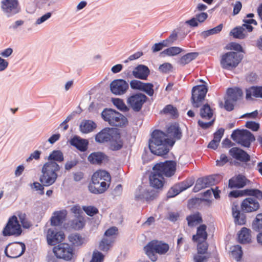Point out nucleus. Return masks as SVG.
Instances as JSON below:
<instances>
[{
	"mask_svg": "<svg viewBox=\"0 0 262 262\" xmlns=\"http://www.w3.org/2000/svg\"><path fill=\"white\" fill-rule=\"evenodd\" d=\"M207 91L208 89L204 85L194 86L192 89L191 101L193 107L198 108L202 106L200 111V116L203 119L209 120L212 117L214 112L208 104L203 105Z\"/></svg>",
	"mask_w": 262,
	"mask_h": 262,
	"instance_id": "1",
	"label": "nucleus"
},
{
	"mask_svg": "<svg viewBox=\"0 0 262 262\" xmlns=\"http://www.w3.org/2000/svg\"><path fill=\"white\" fill-rule=\"evenodd\" d=\"M175 141L169 139L165 133L155 130L149 141V148L152 153L158 156L166 155L173 146Z\"/></svg>",
	"mask_w": 262,
	"mask_h": 262,
	"instance_id": "2",
	"label": "nucleus"
},
{
	"mask_svg": "<svg viewBox=\"0 0 262 262\" xmlns=\"http://www.w3.org/2000/svg\"><path fill=\"white\" fill-rule=\"evenodd\" d=\"M111 181V177L108 172L98 170L92 175L91 182L88 186L89 190L94 194L102 193L107 189Z\"/></svg>",
	"mask_w": 262,
	"mask_h": 262,
	"instance_id": "3",
	"label": "nucleus"
},
{
	"mask_svg": "<svg viewBox=\"0 0 262 262\" xmlns=\"http://www.w3.org/2000/svg\"><path fill=\"white\" fill-rule=\"evenodd\" d=\"M60 170L59 165L55 162L48 161L42 166L39 181L45 186H49L55 183Z\"/></svg>",
	"mask_w": 262,
	"mask_h": 262,
	"instance_id": "4",
	"label": "nucleus"
},
{
	"mask_svg": "<svg viewBox=\"0 0 262 262\" xmlns=\"http://www.w3.org/2000/svg\"><path fill=\"white\" fill-rule=\"evenodd\" d=\"M169 250V246L168 244L158 240L150 241L144 247L145 254L154 262L158 259L157 253L160 255H164Z\"/></svg>",
	"mask_w": 262,
	"mask_h": 262,
	"instance_id": "5",
	"label": "nucleus"
},
{
	"mask_svg": "<svg viewBox=\"0 0 262 262\" xmlns=\"http://www.w3.org/2000/svg\"><path fill=\"white\" fill-rule=\"evenodd\" d=\"M102 119L110 125L122 127L128 123L127 118L117 111L109 108L104 109L101 113Z\"/></svg>",
	"mask_w": 262,
	"mask_h": 262,
	"instance_id": "6",
	"label": "nucleus"
},
{
	"mask_svg": "<svg viewBox=\"0 0 262 262\" xmlns=\"http://www.w3.org/2000/svg\"><path fill=\"white\" fill-rule=\"evenodd\" d=\"M243 59V55L236 52L229 51L221 56L220 64L223 69L232 70L236 68Z\"/></svg>",
	"mask_w": 262,
	"mask_h": 262,
	"instance_id": "7",
	"label": "nucleus"
},
{
	"mask_svg": "<svg viewBox=\"0 0 262 262\" xmlns=\"http://www.w3.org/2000/svg\"><path fill=\"white\" fill-rule=\"evenodd\" d=\"M231 138L238 144L245 147H249L251 142L255 140L254 136L247 129L234 130Z\"/></svg>",
	"mask_w": 262,
	"mask_h": 262,
	"instance_id": "8",
	"label": "nucleus"
},
{
	"mask_svg": "<svg viewBox=\"0 0 262 262\" xmlns=\"http://www.w3.org/2000/svg\"><path fill=\"white\" fill-rule=\"evenodd\" d=\"M53 252L56 257L66 261L71 260L75 256L73 247L68 243H60L53 248Z\"/></svg>",
	"mask_w": 262,
	"mask_h": 262,
	"instance_id": "9",
	"label": "nucleus"
},
{
	"mask_svg": "<svg viewBox=\"0 0 262 262\" xmlns=\"http://www.w3.org/2000/svg\"><path fill=\"white\" fill-rule=\"evenodd\" d=\"M21 233V226L15 215H13L9 219L2 231L3 235L4 236H19Z\"/></svg>",
	"mask_w": 262,
	"mask_h": 262,
	"instance_id": "10",
	"label": "nucleus"
},
{
	"mask_svg": "<svg viewBox=\"0 0 262 262\" xmlns=\"http://www.w3.org/2000/svg\"><path fill=\"white\" fill-rule=\"evenodd\" d=\"M177 163L174 161L168 160L164 162L157 163L153 167V170L159 172L162 176L171 177L176 171Z\"/></svg>",
	"mask_w": 262,
	"mask_h": 262,
	"instance_id": "11",
	"label": "nucleus"
},
{
	"mask_svg": "<svg viewBox=\"0 0 262 262\" xmlns=\"http://www.w3.org/2000/svg\"><path fill=\"white\" fill-rule=\"evenodd\" d=\"M148 98L142 93L134 94L127 97L126 102L130 108L135 112L141 111L143 104L146 102Z\"/></svg>",
	"mask_w": 262,
	"mask_h": 262,
	"instance_id": "12",
	"label": "nucleus"
},
{
	"mask_svg": "<svg viewBox=\"0 0 262 262\" xmlns=\"http://www.w3.org/2000/svg\"><path fill=\"white\" fill-rule=\"evenodd\" d=\"M26 249L25 245L23 243L17 242L10 244L5 250L7 256L15 258L21 256Z\"/></svg>",
	"mask_w": 262,
	"mask_h": 262,
	"instance_id": "13",
	"label": "nucleus"
},
{
	"mask_svg": "<svg viewBox=\"0 0 262 262\" xmlns=\"http://www.w3.org/2000/svg\"><path fill=\"white\" fill-rule=\"evenodd\" d=\"M128 88V83L123 79H115L110 83V90L115 95H124L126 93Z\"/></svg>",
	"mask_w": 262,
	"mask_h": 262,
	"instance_id": "14",
	"label": "nucleus"
},
{
	"mask_svg": "<svg viewBox=\"0 0 262 262\" xmlns=\"http://www.w3.org/2000/svg\"><path fill=\"white\" fill-rule=\"evenodd\" d=\"M258 200L256 198L245 199L241 204V209L244 212L250 213L258 210L260 208Z\"/></svg>",
	"mask_w": 262,
	"mask_h": 262,
	"instance_id": "15",
	"label": "nucleus"
},
{
	"mask_svg": "<svg viewBox=\"0 0 262 262\" xmlns=\"http://www.w3.org/2000/svg\"><path fill=\"white\" fill-rule=\"evenodd\" d=\"M230 196L237 198L241 196H249L262 200V191L257 189H246L242 190H233L230 192Z\"/></svg>",
	"mask_w": 262,
	"mask_h": 262,
	"instance_id": "16",
	"label": "nucleus"
},
{
	"mask_svg": "<svg viewBox=\"0 0 262 262\" xmlns=\"http://www.w3.org/2000/svg\"><path fill=\"white\" fill-rule=\"evenodd\" d=\"M64 238V234L61 231H57L53 229H49L47 231V240L49 245H55L61 242Z\"/></svg>",
	"mask_w": 262,
	"mask_h": 262,
	"instance_id": "17",
	"label": "nucleus"
},
{
	"mask_svg": "<svg viewBox=\"0 0 262 262\" xmlns=\"http://www.w3.org/2000/svg\"><path fill=\"white\" fill-rule=\"evenodd\" d=\"M116 129L105 127L97 133L95 136V141L99 143L110 142Z\"/></svg>",
	"mask_w": 262,
	"mask_h": 262,
	"instance_id": "18",
	"label": "nucleus"
},
{
	"mask_svg": "<svg viewBox=\"0 0 262 262\" xmlns=\"http://www.w3.org/2000/svg\"><path fill=\"white\" fill-rule=\"evenodd\" d=\"M229 153L233 158L241 162H247L250 160V156L244 150L235 147L231 148Z\"/></svg>",
	"mask_w": 262,
	"mask_h": 262,
	"instance_id": "19",
	"label": "nucleus"
},
{
	"mask_svg": "<svg viewBox=\"0 0 262 262\" xmlns=\"http://www.w3.org/2000/svg\"><path fill=\"white\" fill-rule=\"evenodd\" d=\"M215 184V179L213 176H208L205 178H199L197 180L194 190L195 191L207 187H209Z\"/></svg>",
	"mask_w": 262,
	"mask_h": 262,
	"instance_id": "20",
	"label": "nucleus"
},
{
	"mask_svg": "<svg viewBox=\"0 0 262 262\" xmlns=\"http://www.w3.org/2000/svg\"><path fill=\"white\" fill-rule=\"evenodd\" d=\"M17 0H3L2 2L3 10L8 14H15L18 12Z\"/></svg>",
	"mask_w": 262,
	"mask_h": 262,
	"instance_id": "21",
	"label": "nucleus"
},
{
	"mask_svg": "<svg viewBox=\"0 0 262 262\" xmlns=\"http://www.w3.org/2000/svg\"><path fill=\"white\" fill-rule=\"evenodd\" d=\"M110 149L112 150L116 151L121 149L123 146V141L121 139L120 133L115 129L112 138L110 141Z\"/></svg>",
	"mask_w": 262,
	"mask_h": 262,
	"instance_id": "22",
	"label": "nucleus"
},
{
	"mask_svg": "<svg viewBox=\"0 0 262 262\" xmlns=\"http://www.w3.org/2000/svg\"><path fill=\"white\" fill-rule=\"evenodd\" d=\"M88 161L92 164L101 165L103 162L108 161V157L102 152H94L88 158Z\"/></svg>",
	"mask_w": 262,
	"mask_h": 262,
	"instance_id": "23",
	"label": "nucleus"
},
{
	"mask_svg": "<svg viewBox=\"0 0 262 262\" xmlns=\"http://www.w3.org/2000/svg\"><path fill=\"white\" fill-rule=\"evenodd\" d=\"M148 68L144 65L140 64L136 67L133 71V76L138 79L146 80L149 75Z\"/></svg>",
	"mask_w": 262,
	"mask_h": 262,
	"instance_id": "24",
	"label": "nucleus"
},
{
	"mask_svg": "<svg viewBox=\"0 0 262 262\" xmlns=\"http://www.w3.org/2000/svg\"><path fill=\"white\" fill-rule=\"evenodd\" d=\"M154 171L149 176V181L151 186L156 188H161L164 185L163 176L159 172L153 170Z\"/></svg>",
	"mask_w": 262,
	"mask_h": 262,
	"instance_id": "25",
	"label": "nucleus"
},
{
	"mask_svg": "<svg viewBox=\"0 0 262 262\" xmlns=\"http://www.w3.org/2000/svg\"><path fill=\"white\" fill-rule=\"evenodd\" d=\"M248 180L242 174H238L230 179L229 181V187L233 188H243L247 183Z\"/></svg>",
	"mask_w": 262,
	"mask_h": 262,
	"instance_id": "26",
	"label": "nucleus"
},
{
	"mask_svg": "<svg viewBox=\"0 0 262 262\" xmlns=\"http://www.w3.org/2000/svg\"><path fill=\"white\" fill-rule=\"evenodd\" d=\"M207 228V226L205 224H201L198 227L196 234L193 235L192 241L193 242L207 241L208 237Z\"/></svg>",
	"mask_w": 262,
	"mask_h": 262,
	"instance_id": "27",
	"label": "nucleus"
},
{
	"mask_svg": "<svg viewBox=\"0 0 262 262\" xmlns=\"http://www.w3.org/2000/svg\"><path fill=\"white\" fill-rule=\"evenodd\" d=\"M232 211L235 223L239 225H245L246 223V215L244 213H241L238 209L237 205L233 204L232 205Z\"/></svg>",
	"mask_w": 262,
	"mask_h": 262,
	"instance_id": "28",
	"label": "nucleus"
},
{
	"mask_svg": "<svg viewBox=\"0 0 262 262\" xmlns=\"http://www.w3.org/2000/svg\"><path fill=\"white\" fill-rule=\"evenodd\" d=\"M167 137L172 139L179 140L182 137V132L178 124H171L167 129Z\"/></svg>",
	"mask_w": 262,
	"mask_h": 262,
	"instance_id": "29",
	"label": "nucleus"
},
{
	"mask_svg": "<svg viewBox=\"0 0 262 262\" xmlns=\"http://www.w3.org/2000/svg\"><path fill=\"white\" fill-rule=\"evenodd\" d=\"M191 186V184H189L187 182H183L176 185L174 187H172L168 192L169 197H173L182 191L186 190Z\"/></svg>",
	"mask_w": 262,
	"mask_h": 262,
	"instance_id": "30",
	"label": "nucleus"
},
{
	"mask_svg": "<svg viewBox=\"0 0 262 262\" xmlns=\"http://www.w3.org/2000/svg\"><path fill=\"white\" fill-rule=\"evenodd\" d=\"M70 143L81 151H84L88 148V141L77 136L74 137L71 140Z\"/></svg>",
	"mask_w": 262,
	"mask_h": 262,
	"instance_id": "31",
	"label": "nucleus"
},
{
	"mask_svg": "<svg viewBox=\"0 0 262 262\" xmlns=\"http://www.w3.org/2000/svg\"><path fill=\"white\" fill-rule=\"evenodd\" d=\"M186 220L188 226L190 227H193L202 224L203 222L202 215L199 212L188 215L186 217Z\"/></svg>",
	"mask_w": 262,
	"mask_h": 262,
	"instance_id": "32",
	"label": "nucleus"
},
{
	"mask_svg": "<svg viewBox=\"0 0 262 262\" xmlns=\"http://www.w3.org/2000/svg\"><path fill=\"white\" fill-rule=\"evenodd\" d=\"M251 231L246 227H243L238 234V241L241 244L251 242Z\"/></svg>",
	"mask_w": 262,
	"mask_h": 262,
	"instance_id": "33",
	"label": "nucleus"
},
{
	"mask_svg": "<svg viewBox=\"0 0 262 262\" xmlns=\"http://www.w3.org/2000/svg\"><path fill=\"white\" fill-rule=\"evenodd\" d=\"M97 127L96 123L93 121L88 120L81 122L79 128L80 131L84 134L93 132Z\"/></svg>",
	"mask_w": 262,
	"mask_h": 262,
	"instance_id": "34",
	"label": "nucleus"
},
{
	"mask_svg": "<svg viewBox=\"0 0 262 262\" xmlns=\"http://www.w3.org/2000/svg\"><path fill=\"white\" fill-rule=\"evenodd\" d=\"M227 98L236 102L242 97L243 92L239 88H229L227 91Z\"/></svg>",
	"mask_w": 262,
	"mask_h": 262,
	"instance_id": "35",
	"label": "nucleus"
},
{
	"mask_svg": "<svg viewBox=\"0 0 262 262\" xmlns=\"http://www.w3.org/2000/svg\"><path fill=\"white\" fill-rule=\"evenodd\" d=\"M54 216L51 219V223L53 226H59L64 221L67 213L66 211H59L54 213Z\"/></svg>",
	"mask_w": 262,
	"mask_h": 262,
	"instance_id": "36",
	"label": "nucleus"
},
{
	"mask_svg": "<svg viewBox=\"0 0 262 262\" xmlns=\"http://www.w3.org/2000/svg\"><path fill=\"white\" fill-rule=\"evenodd\" d=\"M68 238L70 242L75 247L80 246L86 242L85 237L78 233L71 234Z\"/></svg>",
	"mask_w": 262,
	"mask_h": 262,
	"instance_id": "37",
	"label": "nucleus"
},
{
	"mask_svg": "<svg viewBox=\"0 0 262 262\" xmlns=\"http://www.w3.org/2000/svg\"><path fill=\"white\" fill-rule=\"evenodd\" d=\"M199 55L198 52H190L182 56L178 61V63L182 66H185L194 60Z\"/></svg>",
	"mask_w": 262,
	"mask_h": 262,
	"instance_id": "38",
	"label": "nucleus"
},
{
	"mask_svg": "<svg viewBox=\"0 0 262 262\" xmlns=\"http://www.w3.org/2000/svg\"><path fill=\"white\" fill-rule=\"evenodd\" d=\"M85 224L84 217L82 215H78L71 221V226L73 229L78 230L82 229Z\"/></svg>",
	"mask_w": 262,
	"mask_h": 262,
	"instance_id": "39",
	"label": "nucleus"
},
{
	"mask_svg": "<svg viewBox=\"0 0 262 262\" xmlns=\"http://www.w3.org/2000/svg\"><path fill=\"white\" fill-rule=\"evenodd\" d=\"M252 96L256 98H262V86H252L247 90L246 98H251Z\"/></svg>",
	"mask_w": 262,
	"mask_h": 262,
	"instance_id": "40",
	"label": "nucleus"
},
{
	"mask_svg": "<svg viewBox=\"0 0 262 262\" xmlns=\"http://www.w3.org/2000/svg\"><path fill=\"white\" fill-rule=\"evenodd\" d=\"M112 102L116 108L121 112H127L129 111L128 106L125 104L122 99L118 98H112Z\"/></svg>",
	"mask_w": 262,
	"mask_h": 262,
	"instance_id": "41",
	"label": "nucleus"
},
{
	"mask_svg": "<svg viewBox=\"0 0 262 262\" xmlns=\"http://www.w3.org/2000/svg\"><path fill=\"white\" fill-rule=\"evenodd\" d=\"M162 112L164 114L169 115L173 118H177L179 116V113L177 107L171 104L166 105L163 108Z\"/></svg>",
	"mask_w": 262,
	"mask_h": 262,
	"instance_id": "42",
	"label": "nucleus"
},
{
	"mask_svg": "<svg viewBox=\"0 0 262 262\" xmlns=\"http://www.w3.org/2000/svg\"><path fill=\"white\" fill-rule=\"evenodd\" d=\"M113 240L104 237L100 241L99 245V249L103 252H107L112 247Z\"/></svg>",
	"mask_w": 262,
	"mask_h": 262,
	"instance_id": "43",
	"label": "nucleus"
},
{
	"mask_svg": "<svg viewBox=\"0 0 262 262\" xmlns=\"http://www.w3.org/2000/svg\"><path fill=\"white\" fill-rule=\"evenodd\" d=\"M243 28L241 26H239L233 28L230 32V34L235 38L244 39L245 38L246 34Z\"/></svg>",
	"mask_w": 262,
	"mask_h": 262,
	"instance_id": "44",
	"label": "nucleus"
},
{
	"mask_svg": "<svg viewBox=\"0 0 262 262\" xmlns=\"http://www.w3.org/2000/svg\"><path fill=\"white\" fill-rule=\"evenodd\" d=\"M49 161L62 162L64 160L62 152L60 150H53L49 156Z\"/></svg>",
	"mask_w": 262,
	"mask_h": 262,
	"instance_id": "45",
	"label": "nucleus"
},
{
	"mask_svg": "<svg viewBox=\"0 0 262 262\" xmlns=\"http://www.w3.org/2000/svg\"><path fill=\"white\" fill-rule=\"evenodd\" d=\"M135 198L136 200H142L145 199L148 202L153 200L155 198V193L149 192L148 190H145L142 194H136Z\"/></svg>",
	"mask_w": 262,
	"mask_h": 262,
	"instance_id": "46",
	"label": "nucleus"
},
{
	"mask_svg": "<svg viewBox=\"0 0 262 262\" xmlns=\"http://www.w3.org/2000/svg\"><path fill=\"white\" fill-rule=\"evenodd\" d=\"M231 254L232 257L236 261H240L243 256L241 246L239 245L233 246L231 248Z\"/></svg>",
	"mask_w": 262,
	"mask_h": 262,
	"instance_id": "47",
	"label": "nucleus"
},
{
	"mask_svg": "<svg viewBox=\"0 0 262 262\" xmlns=\"http://www.w3.org/2000/svg\"><path fill=\"white\" fill-rule=\"evenodd\" d=\"M197 243V253L201 254H206L208 248V244L207 241L194 242Z\"/></svg>",
	"mask_w": 262,
	"mask_h": 262,
	"instance_id": "48",
	"label": "nucleus"
},
{
	"mask_svg": "<svg viewBox=\"0 0 262 262\" xmlns=\"http://www.w3.org/2000/svg\"><path fill=\"white\" fill-rule=\"evenodd\" d=\"M183 51V49L178 47H172L164 50L161 54H165L168 56H175Z\"/></svg>",
	"mask_w": 262,
	"mask_h": 262,
	"instance_id": "49",
	"label": "nucleus"
},
{
	"mask_svg": "<svg viewBox=\"0 0 262 262\" xmlns=\"http://www.w3.org/2000/svg\"><path fill=\"white\" fill-rule=\"evenodd\" d=\"M252 228L256 231L262 230V213L257 214L253 221Z\"/></svg>",
	"mask_w": 262,
	"mask_h": 262,
	"instance_id": "50",
	"label": "nucleus"
},
{
	"mask_svg": "<svg viewBox=\"0 0 262 262\" xmlns=\"http://www.w3.org/2000/svg\"><path fill=\"white\" fill-rule=\"evenodd\" d=\"M104 255L97 250L93 251L91 260L89 262H103Z\"/></svg>",
	"mask_w": 262,
	"mask_h": 262,
	"instance_id": "51",
	"label": "nucleus"
},
{
	"mask_svg": "<svg viewBox=\"0 0 262 262\" xmlns=\"http://www.w3.org/2000/svg\"><path fill=\"white\" fill-rule=\"evenodd\" d=\"M141 91L145 92L147 95L151 97L154 95V85L151 83H144Z\"/></svg>",
	"mask_w": 262,
	"mask_h": 262,
	"instance_id": "52",
	"label": "nucleus"
},
{
	"mask_svg": "<svg viewBox=\"0 0 262 262\" xmlns=\"http://www.w3.org/2000/svg\"><path fill=\"white\" fill-rule=\"evenodd\" d=\"M82 209L88 215L90 216H93L99 212L98 209L93 206H83Z\"/></svg>",
	"mask_w": 262,
	"mask_h": 262,
	"instance_id": "53",
	"label": "nucleus"
},
{
	"mask_svg": "<svg viewBox=\"0 0 262 262\" xmlns=\"http://www.w3.org/2000/svg\"><path fill=\"white\" fill-rule=\"evenodd\" d=\"M118 234V228L116 227H112L108 229L104 233V237L108 238H112L114 241V236Z\"/></svg>",
	"mask_w": 262,
	"mask_h": 262,
	"instance_id": "54",
	"label": "nucleus"
},
{
	"mask_svg": "<svg viewBox=\"0 0 262 262\" xmlns=\"http://www.w3.org/2000/svg\"><path fill=\"white\" fill-rule=\"evenodd\" d=\"M143 84L144 82L135 79L130 82V86L133 90L141 91Z\"/></svg>",
	"mask_w": 262,
	"mask_h": 262,
	"instance_id": "55",
	"label": "nucleus"
},
{
	"mask_svg": "<svg viewBox=\"0 0 262 262\" xmlns=\"http://www.w3.org/2000/svg\"><path fill=\"white\" fill-rule=\"evenodd\" d=\"M245 126L254 132L257 131L260 127L259 123L251 121H247L246 123Z\"/></svg>",
	"mask_w": 262,
	"mask_h": 262,
	"instance_id": "56",
	"label": "nucleus"
},
{
	"mask_svg": "<svg viewBox=\"0 0 262 262\" xmlns=\"http://www.w3.org/2000/svg\"><path fill=\"white\" fill-rule=\"evenodd\" d=\"M235 102L232 101V100L226 98L225 101L224 108L227 111H231L234 109V103Z\"/></svg>",
	"mask_w": 262,
	"mask_h": 262,
	"instance_id": "57",
	"label": "nucleus"
},
{
	"mask_svg": "<svg viewBox=\"0 0 262 262\" xmlns=\"http://www.w3.org/2000/svg\"><path fill=\"white\" fill-rule=\"evenodd\" d=\"M168 43H166V41L163 40L162 42L155 43L152 47V51L153 52H157L161 51L163 47L168 46Z\"/></svg>",
	"mask_w": 262,
	"mask_h": 262,
	"instance_id": "58",
	"label": "nucleus"
},
{
	"mask_svg": "<svg viewBox=\"0 0 262 262\" xmlns=\"http://www.w3.org/2000/svg\"><path fill=\"white\" fill-rule=\"evenodd\" d=\"M224 133V129L223 128H220L215 133H214L213 140H215L218 143H220L222 137L223 136Z\"/></svg>",
	"mask_w": 262,
	"mask_h": 262,
	"instance_id": "59",
	"label": "nucleus"
},
{
	"mask_svg": "<svg viewBox=\"0 0 262 262\" xmlns=\"http://www.w3.org/2000/svg\"><path fill=\"white\" fill-rule=\"evenodd\" d=\"M18 216L23 227L28 228L31 226V224L26 219L25 214L20 213L18 214Z\"/></svg>",
	"mask_w": 262,
	"mask_h": 262,
	"instance_id": "60",
	"label": "nucleus"
},
{
	"mask_svg": "<svg viewBox=\"0 0 262 262\" xmlns=\"http://www.w3.org/2000/svg\"><path fill=\"white\" fill-rule=\"evenodd\" d=\"M208 259V256L205 254H201L197 253L193 256V260L195 262H205Z\"/></svg>",
	"mask_w": 262,
	"mask_h": 262,
	"instance_id": "61",
	"label": "nucleus"
},
{
	"mask_svg": "<svg viewBox=\"0 0 262 262\" xmlns=\"http://www.w3.org/2000/svg\"><path fill=\"white\" fill-rule=\"evenodd\" d=\"M228 161V157L225 154H222L220 157V160H217L216 165L219 166L224 165Z\"/></svg>",
	"mask_w": 262,
	"mask_h": 262,
	"instance_id": "62",
	"label": "nucleus"
},
{
	"mask_svg": "<svg viewBox=\"0 0 262 262\" xmlns=\"http://www.w3.org/2000/svg\"><path fill=\"white\" fill-rule=\"evenodd\" d=\"M172 68V66L169 63H164L159 67V69L163 73H167Z\"/></svg>",
	"mask_w": 262,
	"mask_h": 262,
	"instance_id": "63",
	"label": "nucleus"
},
{
	"mask_svg": "<svg viewBox=\"0 0 262 262\" xmlns=\"http://www.w3.org/2000/svg\"><path fill=\"white\" fill-rule=\"evenodd\" d=\"M71 211L75 215H77L76 216L82 215L81 214L82 213V211L79 205H74L71 208Z\"/></svg>",
	"mask_w": 262,
	"mask_h": 262,
	"instance_id": "64",
	"label": "nucleus"
}]
</instances>
